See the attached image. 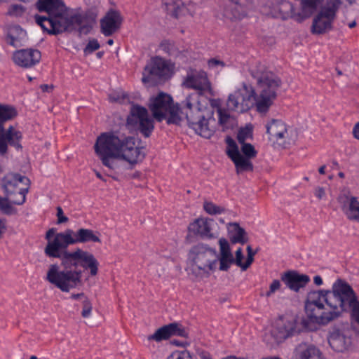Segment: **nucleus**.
<instances>
[{"label":"nucleus","instance_id":"nucleus-1","mask_svg":"<svg viewBox=\"0 0 359 359\" xmlns=\"http://www.w3.org/2000/svg\"><path fill=\"white\" fill-rule=\"evenodd\" d=\"M100 233L90 229L79 228L76 231L67 229L56 233L55 228L46 233L47 245L44 249L46 256L58 258L60 266L50 264L46 273V280L63 292H69L83 284V268L89 270L90 276H95L99 271V262L93 254L76 248L67 250L69 245L79 243H101Z\"/></svg>","mask_w":359,"mask_h":359},{"label":"nucleus","instance_id":"nucleus-2","mask_svg":"<svg viewBox=\"0 0 359 359\" xmlns=\"http://www.w3.org/2000/svg\"><path fill=\"white\" fill-rule=\"evenodd\" d=\"M353 300L349 284L338 279L331 290L309 292L305 302V312L309 321L321 325L339 318L345 307Z\"/></svg>","mask_w":359,"mask_h":359},{"label":"nucleus","instance_id":"nucleus-3","mask_svg":"<svg viewBox=\"0 0 359 359\" xmlns=\"http://www.w3.org/2000/svg\"><path fill=\"white\" fill-rule=\"evenodd\" d=\"M38 8L48 13V17L35 15L36 22L50 34L78 30L80 34H88L92 23L86 15L70 11L62 0H39Z\"/></svg>","mask_w":359,"mask_h":359},{"label":"nucleus","instance_id":"nucleus-4","mask_svg":"<svg viewBox=\"0 0 359 359\" xmlns=\"http://www.w3.org/2000/svg\"><path fill=\"white\" fill-rule=\"evenodd\" d=\"M97 140L107 147L115 158L123 160L131 165L142 162L145 157L144 147L137 144L134 137L116 133H102Z\"/></svg>","mask_w":359,"mask_h":359},{"label":"nucleus","instance_id":"nucleus-5","mask_svg":"<svg viewBox=\"0 0 359 359\" xmlns=\"http://www.w3.org/2000/svg\"><path fill=\"white\" fill-rule=\"evenodd\" d=\"M250 72L260 89L256 102L257 110L266 112L277 96V90L282 85L281 79L260 62L252 67Z\"/></svg>","mask_w":359,"mask_h":359},{"label":"nucleus","instance_id":"nucleus-6","mask_svg":"<svg viewBox=\"0 0 359 359\" xmlns=\"http://www.w3.org/2000/svg\"><path fill=\"white\" fill-rule=\"evenodd\" d=\"M198 96L191 93L187 95L180 107L179 114L187 119L189 126L196 134L205 138H210L215 130L210 126V121L206 119L200 107Z\"/></svg>","mask_w":359,"mask_h":359},{"label":"nucleus","instance_id":"nucleus-7","mask_svg":"<svg viewBox=\"0 0 359 359\" xmlns=\"http://www.w3.org/2000/svg\"><path fill=\"white\" fill-rule=\"evenodd\" d=\"M218 254L215 248L204 243L192 246L188 252V269L196 277L209 275L217 268Z\"/></svg>","mask_w":359,"mask_h":359},{"label":"nucleus","instance_id":"nucleus-8","mask_svg":"<svg viewBox=\"0 0 359 359\" xmlns=\"http://www.w3.org/2000/svg\"><path fill=\"white\" fill-rule=\"evenodd\" d=\"M149 108L154 118L159 122L166 119L168 124H179L182 121L179 104H174L172 97L167 93L161 92L151 97Z\"/></svg>","mask_w":359,"mask_h":359},{"label":"nucleus","instance_id":"nucleus-9","mask_svg":"<svg viewBox=\"0 0 359 359\" xmlns=\"http://www.w3.org/2000/svg\"><path fill=\"white\" fill-rule=\"evenodd\" d=\"M3 188L9 198L10 203L14 205H22L26 200L30 180L25 176L17 173L6 175L2 180Z\"/></svg>","mask_w":359,"mask_h":359},{"label":"nucleus","instance_id":"nucleus-10","mask_svg":"<svg viewBox=\"0 0 359 359\" xmlns=\"http://www.w3.org/2000/svg\"><path fill=\"white\" fill-rule=\"evenodd\" d=\"M257 97L252 86L243 83L242 86L230 94L226 106L229 110L244 112L256 105Z\"/></svg>","mask_w":359,"mask_h":359},{"label":"nucleus","instance_id":"nucleus-11","mask_svg":"<svg viewBox=\"0 0 359 359\" xmlns=\"http://www.w3.org/2000/svg\"><path fill=\"white\" fill-rule=\"evenodd\" d=\"M127 124L135 128L144 137L151 136L154 123L147 109L138 104H133L127 118Z\"/></svg>","mask_w":359,"mask_h":359},{"label":"nucleus","instance_id":"nucleus-12","mask_svg":"<svg viewBox=\"0 0 359 359\" xmlns=\"http://www.w3.org/2000/svg\"><path fill=\"white\" fill-rule=\"evenodd\" d=\"M169 74L170 68L165 61L155 57L144 68L142 81L149 86H156L168 79Z\"/></svg>","mask_w":359,"mask_h":359},{"label":"nucleus","instance_id":"nucleus-13","mask_svg":"<svg viewBox=\"0 0 359 359\" xmlns=\"http://www.w3.org/2000/svg\"><path fill=\"white\" fill-rule=\"evenodd\" d=\"M338 11L337 2H327L318 14L313 18L311 32L323 34L332 29V23L336 18Z\"/></svg>","mask_w":359,"mask_h":359},{"label":"nucleus","instance_id":"nucleus-14","mask_svg":"<svg viewBox=\"0 0 359 359\" xmlns=\"http://www.w3.org/2000/svg\"><path fill=\"white\" fill-rule=\"evenodd\" d=\"M182 85L186 88L197 90L200 95H214L207 73L203 70L189 69Z\"/></svg>","mask_w":359,"mask_h":359},{"label":"nucleus","instance_id":"nucleus-15","mask_svg":"<svg viewBox=\"0 0 359 359\" xmlns=\"http://www.w3.org/2000/svg\"><path fill=\"white\" fill-rule=\"evenodd\" d=\"M324 0H302L300 8L294 7L290 1L281 2L282 9L290 11V17L297 22H302L309 18Z\"/></svg>","mask_w":359,"mask_h":359},{"label":"nucleus","instance_id":"nucleus-16","mask_svg":"<svg viewBox=\"0 0 359 359\" xmlns=\"http://www.w3.org/2000/svg\"><path fill=\"white\" fill-rule=\"evenodd\" d=\"M190 233L199 236L202 238H215L219 235V228L217 222L209 218H198L190 223L188 226Z\"/></svg>","mask_w":359,"mask_h":359},{"label":"nucleus","instance_id":"nucleus-17","mask_svg":"<svg viewBox=\"0 0 359 359\" xmlns=\"http://www.w3.org/2000/svg\"><path fill=\"white\" fill-rule=\"evenodd\" d=\"M41 58V52L34 48L15 50L12 56L13 62L22 68L34 67L40 62Z\"/></svg>","mask_w":359,"mask_h":359},{"label":"nucleus","instance_id":"nucleus-18","mask_svg":"<svg viewBox=\"0 0 359 359\" xmlns=\"http://www.w3.org/2000/svg\"><path fill=\"white\" fill-rule=\"evenodd\" d=\"M252 4L248 0H229L224 9V16L229 20H241L245 17Z\"/></svg>","mask_w":359,"mask_h":359},{"label":"nucleus","instance_id":"nucleus-19","mask_svg":"<svg viewBox=\"0 0 359 359\" xmlns=\"http://www.w3.org/2000/svg\"><path fill=\"white\" fill-rule=\"evenodd\" d=\"M22 137L21 132L15 130L13 126H10L6 130L1 126L0 128V154L4 155L7 153L8 144L17 149H21Z\"/></svg>","mask_w":359,"mask_h":359},{"label":"nucleus","instance_id":"nucleus-20","mask_svg":"<svg viewBox=\"0 0 359 359\" xmlns=\"http://www.w3.org/2000/svg\"><path fill=\"white\" fill-rule=\"evenodd\" d=\"M341 208L346 217L359 222V199L349 194H342L338 197Z\"/></svg>","mask_w":359,"mask_h":359},{"label":"nucleus","instance_id":"nucleus-21","mask_svg":"<svg viewBox=\"0 0 359 359\" xmlns=\"http://www.w3.org/2000/svg\"><path fill=\"white\" fill-rule=\"evenodd\" d=\"M280 279L290 290L294 292L304 287L310 281L308 275L301 274L293 270L282 273Z\"/></svg>","mask_w":359,"mask_h":359},{"label":"nucleus","instance_id":"nucleus-22","mask_svg":"<svg viewBox=\"0 0 359 359\" xmlns=\"http://www.w3.org/2000/svg\"><path fill=\"white\" fill-rule=\"evenodd\" d=\"M122 17L119 11L110 10L100 21L102 33L109 36L116 32L121 27Z\"/></svg>","mask_w":359,"mask_h":359},{"label":"nucleus","instance_id":"nucleus-23","mask_svg":"<svg viewBox=\"0 0 359 359\" xmlns=\"http://www.w3.org/2000/svg\"><path fill=\"white\" fill-rule=\"evenodd\" d=\"M296 332V323L294 320H280L271 330V336L277 343H280L294 335Z\"/></svg>","mask_w":359,"mask_h":359},{"label":"nucleus","instance_id":"nucleus-24","mask_svg":"<svg viewBox=\"0 0 359 359\" xmlns=\"http://www.w3.org/2000/svg\"><path fill=\"white\" fill-rule=\"evenodd\" d=\"M266 133L269 135V140L284 143L288 137L287 129L285 123L280 119H273L266 124Z\"/></svg>","mask_w":359,"mask_h":359},{"label":"nucleus","instance_id":"nucleus-25","mask_svg":"<svg viewBox=\"0 0 359 359\" xmlns=\"http://www.w3.org/2000/svg\"><path fill=\"white\" fill-rule=\"evenodd\" d=\"M292 359H323L318 348L306 343L299 344L294 349Z\"/></svg>","mask_w":359,"mask_h":359},{"label":"nucleus","instance_id":"nucleus-26","mask_svg":"<svg viewBox=\"0 0 359 359\" xmlns=\"http://www.w3.org/2000/svg\"><path fill=\"white\" fill-rule=\"evenodd\" d=\"M27 33L19 25L11 26L8 29L7 43L13 47H20L24 45L26 41Z\"/></svg>","mask_w":359,"mask_h":359},{"label":"nucleus","instance_id":"nucleus-27","mask_svg":"<svg viewBox=\"0 0 359 359\" xmlns=\"http://www.w3.org/2000/svg\"><path fill=\"white\" fill-rule=\"evenodd\" d=\"M94 149L95 154L100 158L102 163L111 170H114L116 168V163L114 161L115 156L110 154V151L104 146L101 142L96 140V142L94 145Z\"/></svg>","mask_w":359,"mask_h":359},{"label":"nucleus","instance_id":"nucleus-28","mask_svg":"<svg viewBox=\"0 0 359 359\" xmlns=\"http://www.w3.org/2000/svg\"><path fill=\"white\" fill-rule=\"evenodd\" d=\"M328 342L334 351L343 352L347 348L348 340L339 331L337 330L330 334Z\"/></svg>","mask_w":359,"mask_h":359},{"label":"nucleus","instance_id":"nucleus-29","mask_svg":"<svg viewBox=\"0 0 359 359\" xmlns=\"http://www.w3.org/2000/svg\"><path fill=\"white\" fill-rule=\"evenodd\" d=\"M229 230V239L232 244L240 243L243 245L247 243L248 238L245 230L240 226L238 223H230Z\"/></svg>","mask_w":359,"mask_h":359},{"label":"nucleus","instance_id":"nucleus-30","mask_svg":"<svg viewBox=\"0 0 359 359\" xmlns=\"http://www.w3.org/2000/svg\"><path fill=\"white\" fill-rule=\"evenodd\" d=\"M231 160L233 162L236 168V172L238 175L243 172H252L253 165L250 161L251 158L244 157L241 153L231 156Z\"/></svg>","mask_w":359,"mask_h":359},{"label":"nucleus","instance_id":"nucleus-31","mask_svg":"<svg viewBox=\"0 0 359 359\" xmlns=\"http://www.w3.org/2000/svg\"><path fill=\"white\" fill-rule=\"evenodd\" d=\"M170 328L171 326H170V324L164 325L158 328L153 334L149 335L147 337V339L149 341H155L156 342L167 340L172 337Z\"/></svg>","mask_w":359,"mask_h":359},{"label":"nucleus","instance_id":"nucleus-32","mask_svg":"<svg viewBox=\"0 0 359 359\" xmlns=\"http://www.w3.org/2000/svg\"><path fill=\"white\" fill-rule=\"evenodd\" d=\"M18 115V111L14 107L0 104V125L13 119Z\"/></svg>","mask_w":359,"mask_h":359},{"label":"nucleus","instance_id":"nucleus-33","mask_svg":"<svg viewBox=\"0 0 359 359\" xmlns=\"http://www.w3.org/2000/svg\"><path fill=\"white\" fill-rule=\"evenodd\" d=\"M159 48L171 57H177L180 55V50L172 41H162L159 45Z\"/></svg>","mask_w":359,"mask_h":359},{"label":"nucleus","instance_id":"nucleus-34","mask_svg":"<svg viewBox=\"0 0 359 359\" xmlns=\"http://www.w3.org/2000/svg\"><path fill=\"white\" fill-rule=\"evenodd\" d=\"M349 288L353 294V300L351 302L350 305L347 307H345L343 310V313L351 311L352 316L355 318V321L359 324V302L358 301V297L354 292L352 287L349 285Z\"/></svg>","mask_w":359,"mask_h":359},{"label":"nucleus","instance_id":"nucleus-35","mask_svg":"<svg viewBox=\"0 0 359 359\" xmlns=\"http://www.w3.org/2000/svg\"><path fill=\"white\" fill-rule=\"evenodd\" d=\"M203 209L209 215H219L225 212V208L210 201H205L203 203Z\"/></svg>","mask_w":359,"mask_h":359},{"label":"nucleus","instance_id":"nucleus-36","mask_svg":"<svg viewBox=\"0 0 359 359\" xmlns=\"http://www.w3.org/2000/svg\"><path fill=\"white\" fill-rule=\"evenodd\" d=\"M170 326H171V336H178L184 338L188 337V331L182 325L177 323H170Z\"/></svg>","mask_w":359,"mask_h":359},{"label":"nucleus","instance_id":"nucleus-37","mask_svg":"<svg viewBox=\"0 0 359 359\" xmlns=\"http://www.w3.org/2000/svg\"><path fill=\"white\" fill-rule=\"evenodd\" d=\"M219 244L220 248V257H233L231 252L229 244L226 239L222 238L219 240Z\"/></svg>","mask_w":359,"mask_h":359},{"label":"nucleus","instance_id":"nucleus-38","mask_svg":"<svg viewBox=\"0 0 359 359\" xmlns=\"http://www.w3.org/2000/svg\"><path fill=\"white\" fill-rule=\"evenodd\" d=\"M241 145V150L244 157L253 158L256 156L257 152L251 144L245 142Z\"/></svg>","mask_w":359,"mask_h":359},{"label":"nucleus","instance_id":"nucleus-39","mask_svg":"<svg viewBox=\"0 0 359 359\" xmlns=\"http://www.w3.org/2000/svg\"><path fill=\"white\" fill-rule=\"evenodd\" d=\"M226 143L229 147L226 150V154L229 158H231V156L241 153L236 142L231 137H227L226 138Z\"/></svg>","mask_w":359,"mask_h":359},{"label":"nucleus","instance_id":"nucleus-40","mask_svg":"<svg viewBox=\"0 0 359 359\" xmlns=\"http://www.w3.org/2000/svg\"><path fill=\"white\" fill-rule=\"evenodd\" d=\"M25 12V8L22 5L12 4L10 6L7 14L13 17H20Z\"/></svg>","mask_w":359,"mask_h":359},{"label":"nucleus","instance_id":"nucleus-41","mask_svg":"<svg viewBox=\"0 0 359 359\" xmlns=\"http://www.w3.org/2000/svg\"><path fill=\"white\" fill-rule=\"evenodd\" d=\"M252 137V130L246 127L241 128L237 134V140L240 144L245 143L246 140Z\"/></svg>","mask_w":359,"mask_h":359},{"label":"nucleus","instance_id":"nucleus-42","mask_svg":"<svg viewBox=\"0 0 359 359\" xmlns=\"http://www.w3.org/2000/svg\"><path fill=\"white\" fill-rule=\"evenodd\" d=\"M219 123L220 125L228 127V124L231 118L229 113L224 109L218 108Z\"/></svg>","mask_w":359,"mask_h":359},{"label":"nucleus","instance_id":"nucleus-43","mask_svg":"<svg viewBox=\"0 0 359 359\" xmlns=\"http://www.w3.org/2000/svg\"><path fill=\"white\" fill-rule=\"evenodd\" d=\"M219 270L223 271H227L232 264H234V257H219Z\"/></svg>","mask_w":359,"mask_h":359},{"label":"nucleus","instance_id":"nucleus-44","mask_svg":"<svg viewBox=\"0 0 359 359\" xmlns=\"http://www.w3.org/2000/svg\"><path fill=\"white\" fill-rule=\"evenodd\" d=\"M100 47V46L98 41L95 39H93L89 40L88 43H87L86 48L83 50V52L86 55H88L92 53L95 50H98Z\"/></svg>","mask_w":359,"mask_h":359},{"label":"nucleus","instance_id":"nucleus-45","mask_svg":"<svg viewBox=\"0 0 359 359\" xmlns=\"http://www.w3.org/2000/svg\"><path fill=\"white\" fill-rule=\"evenodd\" d=\"M83 304V310L81 312V316L83 318H88L92 312L93 306L88 297H85V299L82 301Z\"/></svg>","mask_w":359,"mask_h":359},{"label":"nucleus","instance_id":"nucleus-46","mask_svg":"<svg viewBox=\"0 0 359 359\" xmlns=\"http://www.w3.org/2000/svg\"><path fill=\"white\" fill-rule=\"evenodd\" d=\"M9 201L10 200L7 196L6 198L0 197V210L6 215L12 213V206Z\"/></svg>","mask_w":359,"mask_h":359},{"label":"nucleus","instance_id":"nucleus-47","mask_svg":"<svg viewBox=\"0 0 359 359\" xmlns=\"http://www.w3.org/2000/svg\"><path fill=\"white\" fill-rule=\"evenodd\" d=\"M247 252H248V257L246 262L243 264V271L247 270L252 263L254 261V256L257 252V250L255 252L252 251V249L250 245L247 246Z\"/></svg>","mask_w":359,"mask_h":359},{"label":"nucleus","instance_id":"nucleus-48","mask_svg":"<svg viewBox=\"0 0 359 359\" xmlns=\"http://www.w3.org/2000/svg\"><path fill=\"white\" fill-rule=\"evenodd\" d=\"M166 359H192L189 351H175L172 353Z\"/></svg>","mask_w":359,"mask_h":359},{"label":"nucleus","instance_id":"nucleus-49","mask_svg":"<svg viewBox=\"0 0 359 359\" xmlns=\"http://www.w3.org/2000/svg\"><path fill=\"white\" fill-rule=\"evenodd\" d=\"M126 95L123 93L114 92L109 95V99L112 102H123Z\"/></svg>","mask_w":359,"mask_h":359},{"label":"nucleus","instance_id":"nucleus-50","mask_svg":"<svg viewBox=\"0 0 359 359\" xmlns=\"http://www.w3.org/2000/svg\"><path fill=\"white\" fill-rule=\"evenodd\" d=\"M280 287V283L278 280H274L269 286V290L266 292V296L270 297Z\"/></svg>","mask_w":359,"mask_h":359},{"label":"nucleus","instance_id":"nucleus-51","mask_svg":"<svg viewBox=\"0 0 359 359\" xmlns=\"http://www.w3.org/2000/svg\"><path fill=\"white\" fill-rule=\"evenodd\" d=\"M243 259V254L241 248H239L236 252V258H234V264L241 267L243 270V264L242 260Z\"/></svg>","mask_w":359,"mask_h":359},{"label":"nucleus","instance_id":"nucleus-52","mask_svg":"<svg viewBox=\"0 0 359 359\" xmlns=\"http://www.w3.org/2000/svg\"><path fill=\"white\" fill-rule=\"evenodd\" d=\"M208 65L210 68H215L218 66L221 67L222 68L225 67V63L217 58H211L208 61Z\"/></svg>","mask_w":359,"mask_h":359},{"label":"nucleus","instance_id":"nucleus-53","mask_svg":"<svg viewBox=\"0 0 359 359\" xmlns=\"http://www.w3.org/2000/svg\"><path fill=\"white\" fill-rule=\"evenodd\" d=\"M57 217L58 224L65 223L69 220L68 217L64 215L63 210L60 206L57 207Z\"/></svg>","mask_w":359,"mask_h":359},{"label":"nucleus","instance_id":"nucleus-54","mask_svg":"<svg viewBox=\"0 0 359 359\" xmlns=\"http://www.w3.org/2000/svg\"><path fill=\"white\" fill-rule=\"evenodd\" d=\"M314 194H315V196L318 199H322L325 196V189L323 187H318L316 188Z\"/></svg>","mask_w":359,"mask_h":359},{"label":"nucleus","instance_id":"nucleus-55","mask_svg":"<svg viewBox=\"0 0 359 359\" xmlns=\"http://www.w3.org/2000/svg\"><path fill=\"white\" fill-rule=\"evenodd\" d=\"M198 355L200 359H212L210 353L205 351H198Z\"/></svg>","mask_w":359,"mask_h":359},{"label":"nucleus","instance_id":"nucleus-56","mask_svg":"<svg viewBox=\"0 0 359 359\" xmlns=\"http://www.w3.org/2000/svg\"><path fill=\"white\" fill-rule=\"evenodd\" d=\"M355 0H332V1H330L329 2H337L338 6H339V4H344L346 6L351 5L352 4H353L355 2Z\"/></svg>","mask_w":359,"mask_h":359},{"label":"nucleus","instance_id":"nucleus-57","mask_svg":"<svg viewBox=\"0 0 359 359\" xmlns=\"http://www.w3.org/2000/svg\"><path fill=\"white\" fill-rule=\"evenodd\" d=\"M6 230L5 219H0V239L2 238L4 233Z\"/></svg>","mask_w":359,"mask_h":359},{"label":"nucleus","instance_id":"nucleus-58","mask_svg":"<svg viewBox=\"0 0 359 359\" xmlns=\"http://www.w3.org/2000/svg\"><path fill=\"white\" fill-rule=\"evenodd\" d=\"M85 297H87L83 292L78 293V294H72L70 297V298L72 299H85Z\"/></svg>","mask_w":359,"mask_h":359},{"label":"nucleus","instance_id":"nucleus-59","mask_svg":"<svg viewBox=\"0 0 359 359\" xmlns=\"http://www.w3.org/2000/svg\"><path fill=\"white\" fill-rule=\"evenodd\" d=\"M353 133L355 138L359 140V122L354 126Z\"/></svg>","mask_w":359,"mask_h":359},{"label":"nucleus","instance_id":"nucleus-60","mask_svg":"<svg viewBox=\"0 0 359 359\" xmlns=\"http://www.w3.org/2000/svg\"><path fill=\"white\" fill-rule=\"evenodd\" d=\"M313 282L316 285H320L323 284V279L320 276H316L313 278Z\"/></svg>","mask_w":359,"mask_h":359},{"label":"nucleus","instance_id":"nucleus-61","mask_svg":"<svg viewBox=\"0 0 359 359\" xmlns=\"http://www.w3.org/2000/svg\"><path fill=\"white\" fill-rule=\"evenodd\" d=\"M173 344H175L176 346H184L185 344L187 343H184V342H179L177 340H173L172 342Z\"/></svg>","mask_w":359,"mask_h":359},{"label":"nucleus","instance_id":"nucleus-62","mask_svg":"<svg viewBox=\"0 0 359 359\" xmlns=\"http://www.w3.org/2000/svg\"><path fill=\"white\" fill-rule=\"evenodd\" d=\"M41 88L43 91H48L49 88H53L52 86H49L48 85L43 84L41 86Z\"/></svg>","mask_w":359,"mask_h":359},{"label":"nucleus","instance_id":"nucleus-63","mask_svg":"<svg viewBox=\"0 0 359 359\" xmlns=\"http://www.w3.org/2000/svg\"><path fill=\"white\" fill-rule=\"evenodd\" d=\"M94 172L95 173V175L97 178L102 180V181H105V180L103 178L100 172L97 171L96 170H94Z\"/></svg>","mask_w":359,"mask_h":359},{"label":"nucleus","instance_id":"nucleus-64","mask_svg":"<svg viewBox=\"0 0 359 359\" xmlns=\"http://www.w3.org/2000/svg\"><path fill=\"white\" fill-rule=\"evenodd\" d=\"M318 172H319L320 174H322V175L325 174V165L320 166L319 168V169H318Z\"/></svg>","mask_w":359,"mask_h":359}]
</instances>
